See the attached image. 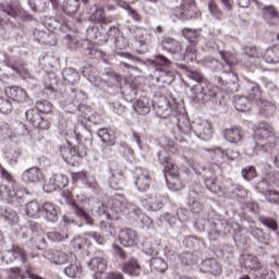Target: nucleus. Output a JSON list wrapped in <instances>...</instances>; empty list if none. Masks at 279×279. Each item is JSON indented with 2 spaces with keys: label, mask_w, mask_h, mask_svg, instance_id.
Instances as JSON below:
<instances>
[{
  "label": "nucleus",
  "mask_w": 279,
  "mask_h": 279,
  "mask_svg": "<svg viewBox=\"0 0 279 279\" xmlns=\"http://www.w3.org/2000/svg\"><path fill=\"white\" fill-rule=\"evenodd\" d=\"M187 77L197 82L194 86H192L191 90L194 93V101L197 104H206L208 108L213 110H219L223 104H226V99L223 98V92L219 86L206 85L204 82V75L197 71H189Z\"/></svg>",
  "instance_id": "obj_1"
},
{
  "label": "nucleus",
  "mask_w": 279,
  "mask_h": 279,
  "mask_svg": "<svg viewBox=\"0 0 279 279\" xmlns=\"http://www.w3.org/2000/svg\"><path fill=\"white\" fill-rule=\"evenodd\" d=\"M112 210L117 214V218L121 217V215H126V217L133 219V221H141L144 228H151L154 223V220L143 214V210L138 206L128 202V198H125L123 194L114 195Z\"/></svg>",
  "instance_id": "obj_2"
},
{
  "label": "nucleus",
  "mask_w": 279,
  "mask_h": 279,
  "mask_svg": "<svg viewBox=\"0 0 279 279\" xmlns=\"http://www.w3.org/2000/svg\"><path fill=\"white\" fill-rule=\"evenodd\" d=\"M0 175L2 180L9 183V185H0V198L8 202V204H14L22 199L23 195H25V190H19V184L14 181V177L7 170H1Z\"/></svg>",
  "instance_id": "obj_3"
},
{
  "label": "nucleus",
  "mask_w": 279,
  "mask_h": 279,
  "mask_svg": "<svg viewBox=\"0 0 279 279\" xmlns=\"http://www.w3.org/2000/svg\"><path fill=\"white\" fill-rule=\"evenodd\" d=\"M240 263L242 267H244V269H246L247 271H251L255 278H258V279L276 278V274L271 270H268L267 267H265V265H263L260 260H258V257L254 255H250V254L242 255Z\"/></svg>",
  "instance_id": "obj_4"
},
{
  "label": "nucleus",
  "mask_w": 279,
  "mask_h": 279,
  "mask_svg": "<svg viewBox=\"0 0 279 279\" xmlns=\"http://www.w3.org/2000/svg\"><path fill=\"white\" fill-rule=\"evenodd\" d=\"M133 180L140 193L149 191V186H151V174L149 173V170L141 167L135 168L133 172Z\"/></svg>",
  "instance_id": "obj_5"
},
{
  "label": "nucleus",
  "mask_w": 279,
  "mask_h": 279,
  "mask_svg": "<svg viewBox=\"0 0 279 279\" xmlns=\"http://www.w3.org/2000/svg\"><path fill=\"white\" fill-rule=\"evenodd\" d=\"M174 14L183 21L199 19V13L195 10V0H182L180 8L175 9Z\"/></svg>",
  "instance_id": "obj_6"
},
{
  "label": "nucleus",
  "mask_w": 279,
  "mask_h": 279,
  "mask_svg": "<svg viewBox=\"0 0 279 279\" xmlns=\"http://www.w3.org/2000/svg\"><path fill=\"white\" fill-rule=\"evenodd\" d=\"M192 132H194L195 136L201 138V141H210L213 138V126L205 120L192 122Z\"/></svg>",
  "instance_id": "obj_7"
},
{
  "label": "nucleus",
  "mask_w": 279,
  "mask_h": 279,
  "mask_svg": "<svg viewBox=\"0 0 279 279\" xmlns=\"http://www.w3.org/2000/svg\"><path fill=\"white\" fill-rule=\"evenodd\" d=\"M65 186H69V179L64 174L57 173L44 185V191L53 193V191L65 189Z\"/></svg>",
  "instance_id": "obj_8"
},
{
  "label": "nucleus",
  "mask_w": 279,
  "mask_h": 279,
  "mask_svg": "<svg viewBox=\"0 0 279 279\" xmlns=\"http://www.w3.org/2000/svg\"><path fill=\"white\" fill-rule=\"evenodd\" d=\"M253 130L255 141H267L274 136V126L267 122H258Z\"/></svg>",
  "instance_id": "obj_9"
},
{
  "label": "nucleus",
  "mask_w": 279,
  "mask_h": 279,
  "mask_svg": "<svg viewBox=\"0 0 279 279\" xmlns=\"http://www.w3.org/2000/svg\"><path fill=\"white\" fill-rule=\"evenodd\" d=\"M73 23L71 20H58L56 17H49L45 22L46 29L53 34V29H61V32H68V29H73Z\"/></svg>",
  "instance_id": "obj_10"
},
{
  "label": "nucleus",
  "mask_w": 279,
  "mask_h": 279,
  "mask_svg": "<svg viewBox=\"0 0 279 279\" xmlns=\"http://www.w3.org/2000/svg\"><path fill=\"white\" fill-rule=\"evenodd\" d=\"M201 271H203V274H209V276H214L216 278L217 276H221V274H223L221 265L215 258L205 259L202 263Z\"/></svg>",
  "instance_id": "obj_11"
},
{
  "label": "nucleus",
  "mask_w": 279,
  "mask_h": 279,
  "mask_svg": "<svg viewBox=\"0 0 279 279\" xmlns=\"http://www.w3.org/2000/svg\"><path fill=\"white\" fill-rule=\"evenodd\" d=\"M180 177V170L178 169V166L173 165L171 161H166L165 163V178L168 186L171 189V184L175 186L180 180L178 179Z\"/></svg>",
  "instance_id": "obj_12"
},
{
  "label": "nucleus",
  "mask_w": 279,
  "mask_h": 279,
  "mask_svg": "<svg viewBox=\"0 0 279 279\" xmlns=\"http://www.w3.org/2000/svg\"><path fill=\"white\" fill-rule=\"evenodd\" d=\"M44 179L43 171L37 167L29 168L22 173V181H24L25 184H36Z\"/></svg>",
  "instance_id": "obj_13"
},
{
  "label": "nucleus",
  "mask_w": 279,
  "mask_h": 279,
  "mask_svg": "<svg viewBox=\"0 0 279 279\" xmlns=\"http://www.w3.org/2000/svg\"><path fill=\"white\" fill-rule=\"evenodd\" d=\"M5 95L17 104H25L28 99L27 92L19 86L7 87Z\"/></svg>",
  "instance_id": "obj_14"
},
{
  "label": "nucleus",
  "mask_w": 279,
  "mask_h": 279,
  "mask_svg": "<svg viewBox=\"0 0 279 279\" xmlns=\"http://www.w3.org/2000/svg\"><path fill=\"white\" fill-rule=\"evenodd\" d=\"M243 60L245 66H252V64H256L258 62L257 60H260L263 58V54L258 52V49L254 46H246L243 49Z\"/></svg>",
  "instance_id": "obj_15"
},
{
  "label": "nucleus",
  "mask_w": 279,
  "mask_h": 279,
  "mask_svg": "<svg viewBox=\"0 0 279 279\" xmlns=\"http://www.w3.org/2000/svg\"><path fill=\"white\" fill-rule=\"evenodd\" d=\"M161 49L171 56H178L182 51V44L171 37H165L161 40Z\"/></svg>",
  "instance_id": "obj_16"
},
{
  "label": "nucleus",
  "mask_w": 279,
  "mask_h": 279,
  "mask_svg": "<svg viewBox=\"0 0 279 279\" xmlns=\"http://www.w3.org/2000/svg\"><path fill=\"white\" fill-rule=\"evenodd\" d=\"M83 3H88L89 0H82ZM80 9V0H64L63 2V12L70 16L68 20L72 22L74 25L77 23V19L72 17L73 14L77 12Z\"/></svg>",
  "instance_id": "obj_17"
},
{
  "label": "nucleus",
  "mask_w": 279,
  "mask_h": 279,
  "mask_svg": "<svg viewBox=\"0 0 279 279\" xmlns=\"http://www.w3.org/2000/svg\"><path fill=\"white\" fill-rule=\"evenodd\" d=\"M89 19L94 23H102V25H109V23H112V17L106 16V12L104 11V8H100L97 5H94L90 9Z\"/></svg>",
  "instance_id": "obj_18"
},
{
  "label": "nucleus",
  "mask_w": 279,
  "mask_h": 279,
  "mask_svg": "<svg viewBox=\"0 0 279 279\" xmlns=\"http://www.w3.org/2000/svg\"><path fill=\"white\" fill-rule=\"evenodd\" d=\"M41 215L46 221L56 223L58 221V208L51 202H46L41 206Z\"/></svg>",
  "instance_id": "obj_19"
},
{
  "label": "nucleus",
  "mask_w": 279,
  "mask_h": 279,
  "mask_svg": "<svg viewBox=\"0 0 279 279\" xmlns=\"http://www.w3.org/2000/svg\"><path fill=\"white\" fill-rule=\"evenodd\" d=\"M120 243L124 247H132L136 241H138V235L136 231L132 229H122L119 234Z\"/></svg>",
  "instance_id": "obj_20"
},
{
  "label": "nucleus",
  "mask_w": 279,
  "mask_h": 279,
  "mask_svg": "<svg viewBox=\"0 0 279 279\" xmlns=\"http://www.w3.org/2000/svg\"><path fill=\"white\" fill-rule=\"evenodd\" d=\"M65 202L66 204H70L74 215H76V217H80V219H83L85 221V223H88V226H93L94 220L93 217H90V215H88V213H86V210H84V208H82L80 205H77V203L71 201V198L65 197Z\"/></svg>",
  "instance_id": "obj_21"
},
{
  "label": "nucleus",
  "mask_w": 279,
  "mask_h": 279,
  "mask_svg": "<svg viewBox=\"0 0 279 279\" xmlns=\"http://www.w3.org/2000/svg\"><path fill=\"white\" fill-rule=\"evenodd\" d=\"M0 10L11 16L12 19H16V16H21V4L19 1H9L0 3Z\"/></svg>",
  "instance_id": "obj_22"
},
{
  "label": "nucleus",
  "mask_w": 279,
  "mask_h": 279,
  "mask_svg": "<svg viewBox=\"0 0 279 279\" xmlns=\"http://www.w3.org/2000/svg\"><path fill=\"white\" fill-rule=\"evenodd\" d=\"M134 39L138 43L140 47H145V45H150L151 34L147 32L144 27H136L133 33Z\"/></svg>",
  "instance_id": "obj_23"
},
{
  "label": "nucleus",
  "mask_w": 279,
  "mask_h": 279,
  "mask_svg": "<svg viewBox=\"0 0 279 279\" xmlns=\"http://www.w3.org/2000/svg\"><path fill=\"white\" fill-rule=\"evenodd\" d=\"M263 16L269 25H278L279 24V13L278 10L275 9L274 5H266L263 8Z\"/></svg>",
  "instance_id": "obj_24"
},
{
  "label": "nucleus",
  "mask_w": 279,
  "mask_h": 279,
  "mask_svg": "<svg viewBox=\"0 0 279 279\" xmlns=\"http://www.w3.org/2000/svg\"><path fill=\"white\" fill-rule=\"evenodd\" d=\"M257 106L264 117H274L276 114V105L267 99H259Z\"/></svg>",
  "instance_id": "obj_25"
},
{
  "label": "nucleus",
  "mask_w": 279,
  "mask_h": 279,
  "mask_svg": "<svg viewBox=\"0 0 279 279\" xmlns=\"http://www.w3.org/2000/svg\"><path fill=\"white\" fill-rule=\"evenodd\" d=\"M122 271L133 277L141 276V265L138 264L137 259L132 258L122 265Z\"/></svg>",
  "instance_id": "obj_26"
},
{
  "label": "nucleus",
  "mask_w": 279,
  "mask_h": 279,
  "mask_svg": "<svg viewBox=\"0 0 279 279\" xmlns=\"http://www.w3.org/2000/svg\"><path fill=\"white\" fill-rule=\"evenodd\" d=\"M33 36L37 43H41L43 45H51V40L49 39L51 38V36H53V34H51V31L47 28H36L33 32Z\"/></svg>",
  "instance_id": "obj_27"
},
{
  "label": "nucleus",
  "mask_w": 279,
  "mask_h": 279,
  "mask_svg": "<svg viewBox=\"0 0 279 279\" xmlns=\"http://www.w3.org/2000/svg\"><path fill=\"white\" fill-rule=\"evenodd\" d=\"M133 109L137 114H149L151 107H149V99L142 97L133 104Z\"/></svg>",
  "instance_id": "obj_28"
},
{
  "label": "nucleus",
  "mask_w": 279,
  "mask_h": 279,
  "mask_svg": "<svg viewBox=\"0 0 279 279\" xmlns=\"http://www.w3.org/2000/svg\"><path fill=\"white\" fill-rule=\"evenodd\" d=\"M88 267L94 274H104L106 271L108 264L101 257H94L89 263Z\"/></svg>",
  "instance_id": "obj_29"
},
{
  "label": "nucleus",
  "mask_w": 279,
  "mask_h": 279,
  "mask_svg": "<svg viewBox=\"0 0 279 279\" xmlns=\"http://www.w3.org/2000/svg\"><path fill=\"white\" fill-rule=\"evenodd\" d=\"M223 137L229 143H241V141L243 140L241 130L236 128L226 129L223 132Z\"/></svg>",
  "instance_id": "obj_30"
},
{
  "label": "nucleus",
  "mask_w": 279,
  "mask_h": 279,
  "mask_svg": "<svg viewBox=\"0 0 279 279\" xmlns=\"http://www.w3.org/2000/svg\"><path fill=\"white\" fill-rule=\"evenodd\" d=\"M169 64H171V61L162 54L155 57V60H148L149 69H155V71H162L160 66H169Z\"/></svg>",
  "instance_id": "obj_31"
},
{
  "label": "nucleus",
  "mask_w": 279,
  "mask_h": 279,
  "mask_svg": "<svg viewBox=\"0 0 279 279\" xmlns=\"http://www.w3.org/2000/svg\"><path fill=\"white\" fill-rule=\"evenodd\" d=\"M2 219L9 223V226H16L19 223V214L12 208H4L1 211Z\"/></svg>",
  "instance_id": "obj_32"
},
{
  "label": "nucleus",
  "mask_w": 279,
  "mask_h": 279,
  "mask_svg": "<svg viewBox=\"0 0 279 279\" xmlns=\"http://www.w3.org/2000/svg\"><path fill=\"white\" fill-rule=\"evenodd\" d=\"M177 128L180 130V132H182V134H191V132H193V123L189 121V118H186V116H181L179 118Z\"/></svg>",
  "instance_id": "obj_33"
},
{
  "label": "nucleus",
  "mask_w": 279,
  "mask_h": 279,
  "mask_svg": "<svg viewBox=\"0 0 279 279\" xmlns=\"http://www.w3.org/2000/svg\"><path fill=\"white\" fill-rule=\"evenodd\" d=\"M146 206H148V208L150 210H160V208H162V206H165L162 204V196H158V195H150L147 199H146Z\"/></svg>",
  "instance_id": "obj_34"
},
{
  "label": "nucleus",
  "mask_w": 279,
  "mask_h": 279,
  "mask_svg": "<svg viewBox=\"0 0 279 279\" xmlns=\"http://www.w3.org/2000/svg\"><path fill=\"white\" fill-rule=\"evenodd\" d=\"M150 267L154 271H159V274H165V270L169 268L167 262L160 257H155L150 260Z\"/></svg>",
  "instance_id": "obj_35"
},
{
  "label": "nucleus",
  "mask_w": 279,
  "mask_h": 279,
  "mask_svg": "<svg viewBox=\"0 0 279 279\" xmlns=\"http://www.w3.org/2000/svg\"><path fill=\"white\" fill-rule=\"evenodd\" d=\"M234 101L238 112H247L250 110V99L246 96H236Z\"/></svg>",
  "instance_id": "obj_36"
},
{
  "label": "nucleus",
  "mask_w": 279,
  "mask_h": 279,
  "mask_svg": "<svg viewBox=\"0 0 279 279\" xmlns=\"http://www.w3.org/2000/svg\"><path fill=\"white\" fill-rule=\"evenodd\" d=\"M65 276L69 278H77L80 274H82V266L80 262H75L74 264H70L68 267L64 268Z\"/></svg>",
  "instance_id": "obj_37"
},
{
  "label": "nucleus",
  "mask_w": 279,
  "mask_h": 279,
  "mask_svg": "<svg viewBox=\"0 0 279 279\" xmlns=\"http://www.w3.org/2000/svg\"><path fill=\"white\" fill-rule=\"evenodd\" d=\"M28 5L33 12H45L49 8L47 0H28Z\"/></svg>",
  "instance_id": "obj_38"
},
{
  "label": "nucleus",
  "mask_w": 279,
  "mask_h": 279,
  "mask_svg": "<svg viewBox=\"0 0 279 279\" xmlns=\"http://www.w3.org/2000/svg\"><path fill=\"white\" fill-rule=\"evenodd\" d=\"M202 34V29H192V28H183L182 36L190 40V43H197V38H199Z\"/></svg>",
  "instance_id": "obj_39"
},
{
  "label": "nucleus",
  "mask_w": 279,
  "mask_h": 279,
  "mask_svg": "<svg viewBox=\"0 0 279 279\" xmlns=\"http://www.w3.org/2000/svg\"><path fill=\"white\" fill-rule=\"evenodd\" d=\"M98 137L107 145H114V135H112L108 129H99Z\"/></svg>",
  "instance_id": "obj_40"
},
{
  "label": "nucleus",
  "mask_w": 279,
  "mask_h": 279,
  "mask_svg": "<svg viewBox=\"0 0 279 279\" xmlns=\"http://www.w3.org/2000/svg\"><path fill=\"white\" fill-rule=\"evenodd\" d=\"M40 112H38V109H28L25 112V118L28 121V123H32L34 128L36 126L37 122L40 121Z\"/></svg>",
  "instance_id": "obj_41"
},
{
  "label": "nucleus",
  "mask_w": 279,
  "mask_h": 279,
  "mask_svg": "<svg viewBox=\"0 0 279 279\" xmlns=\"http://www.w3.org/2000/svg\"><path fill=\"white\" fill-rule=\"evenodd\" d=\"M258 221H260V223L263 226H265L269 230H272L274 232H276V230H278V222H276V219H274V218L266 217V216H259Z\"/></svg>",
  "instance_id": "obj_42"
},
{
  "label": "nucleus",
  "mask_w": 279,
  "mask_h": 279,
  "mask_svg": "<svg viewBox=\"0 0 279 279\" xmlns=\"http://www.w3.org/2000/svg\"><path fill=\"white\" fill-rule=\"evenodd\" d=\"M219 54L221 57V60H223L226 64H229V66H233V64H238L239 62V59H236V56L234 53L219 50Z\"/></svg>",
  "instance_id": "obj_43"
},
{
  "label": "nucleus",
  "mask_w": 279,
  "mask_h": 279,
  "mask_svg": "<svg viewBox=\"0 0 279 279\" xmlns=\"http://www.w3.org/2000/svg\"><path fill=\"white\" fill-rule=\"evenodd\" d=\"M26 213L28 217H38L39 213H41V207L38 202H31L26 205Z\"/></svg>",
  "instance_id": "obj_44"
},
{
  "label": "nucleus",
  "mask_w": 279,
  "mask_h": 279,
  "mask_svg": "<svg viewBox=\"0 0 279 279\" xmlns=\"http://www.w3.org/2000/svg\"><path fill=\"white\" fill-rule=\"evenodd\" d=\"M242 178L246 180V182L254 180V178H256V168H254V166H246L242 169Z\"/></svg>",
  "instance_id": "obj_45"
},
{
  "label": "nucleus",
  "mask_w": 279,
  "mask_h": 279,
  "mask_svg": "<svg viewBox=\"0 0 279 279\" xmlns=\"http://www.w3.org/2000/svg\"><path fill=\"white\" fill-rule=\"evenodd\" d=\"M48 239L50 241H54V242H62V241H66V239H69V233L66 232H58V231H50L48 232Z\"/></svg>",
  "instance_id": "obj_46"
},
{
  "label": "nucleus",
  "mask_w": 279,
  "mask_h": 279,
  "mask_svg": "<svg viewBox=\"0 0 279 279\" xmlns=\"http://www.w3.org/2000/svg\"><path fill=\"white\" fill-rule=\"evenodd\" d=\"M184 60L187 62H195L197 61V49L195 46H190L186 48L185 52L183 53Z\"/></svg>",
  "instance_id": "obj_47"
},
{
  "label": "nucleus",
  "mask_w": 279,
  "mask_h": 279,
  "mask_svg": "<svg viewBox=\"0 0 279 279\" xmlns=\"http://www.w3.org/2000/svg\"><path fill=\"white\" fill-rule=\"evenodd\" d=\"M85 236V241L86 243H88V241H90L92 239L98 243V245H104V243H106V241L104 240V236H101V234L95 232V231H90V232H86L84 234Z\"/></svg>",
  "instance_id": "obj_48"
},
{
  "label": "nucleus",
  "mask_w": 279,
  "mask_h": 279,
  "mask_svg": "<svg viewBox=\"0 0 279 279\" xmlns=\"http://www.w3.org/2000/svg\"><path fill=\"white\" fill-rule=\"evenodd\" d=\"M13 110L12 100L0 98V112L2 114H10Z\"/></svg>",
  "instance_id": "obj_49"
},
{
  "label": "nucleus",
  "mask_w": 279,
  "mask_h": 279,
  "mask_svg": "<svg viewBox=\"0 0 279 279\" xmlns=\"http://www.w3.org/2000/svg\"><path fill=\"white\" fill-rule=\"evenodd\" d=\"M262 193L270 204H279V193L277 191L266 190Z\"/></svg>",
  "instance_id": "obj_50"
},
{
  "label": "nucleus",
  "mask_w": 279,
  "mask_h": 279,
  "mask_svg": "<svg viewBox=\"0 0 279 279\" xmlns=\"http://www.w3.org/2000/svg\"><path fill=\"white\" fill-rule=\"evenodd\" d=\"M208 11L216 19H221L223 16V13L219 10V7L217 3H215V0H209L207 3Z\"/></svg>",
  "instance_id": "obj_51"
},
{
  "label": "nucleus",
  "mask_w": 279,
  "mask_h": 279,
  "mask_svg": "<svg viewBox=\"0 0 279 279\" xmlns=\"http://www.w3.org/2000/svg\"><path fill=\"white\" fill-rule=\"evenodd\" d=\"M246 98L250 99L251 101H260V89L258 86L253 85L248 88V93L246 95Z\"/></svg>",
  "instance_id": "obj_52"
},
{
  "label": "nucleus",
  "mask_w": 279,
  "mask_h": 279,
  "mask_svg": "<svg viewBox=\"0 0 279 279\" xmlns=\"http://www.w3.org/2000/svg\"><path fill=\"white\" fill-rule=\"evenodd\" d=\"M13 254L15 255V260H19V258L22 260V263H27V252L25 250L21 248V246L13 245L12 246Z\"/></svg>",
  "instance_id": "obj_53"
},
{
  "label": "nucleus",
  "mask_w": 279,
  "mask_h": 279,
  "mask_svg": "<svg viewBox=\"0 0 279 279\" xmlns=\"http://www.w3.org/2000/svg\"><path fill=\"white\" fill-rule=\"evenodd\" d=\"M63 80L65 82H69V84H75V83L80 82V72H77V71L65 72L63 74Z\"/></svg>",
  "instance_id": "obj_54"
},
{
  "label": "nucleus",
  "mask_w": 279,
  "mask_h": 279,
  "mask_svg": "<svg viewBox=\"0 0 279 279\" xmlns=\"http://www.w3.org/2000/svg\"><path fill=\"white\" fill-rule=\"evenodd\" d=\"M36 108L37 110H39V112H44L45 114H49V112H51V110L53 109L51 102H49L48 100L37 101Z\"/></svg>",
  "instance_id": "obj_55"
},
{
  "label": "nucleus",
  "mask_w": 279,
  "mask_h": 279,
  "mask_svg": "<svg viewBox=\"0 0 279 279\" xmlns=\"http://www.w3.org/2000/svg\"><path fill=\"white\" fill-rule=\"evenodd\" d=\"M114 204V198L112 199V204H111V213H112V216L110 215V213L106 211V207H98L97 209V214L100 216V217H106L107 219H118L117 218V211L112 210V206Z\"/></svg>",
  "instance_id": "obj_56"
},
{
  "label": "nucleus",
  "mask_w": 279,
  "mask_h": 279,
  "mask_svg": "<svg viewBox=\"0 0 279 279\" xmlns=\"http://www.w3.org/2000/svg\"><path fill=\"white\" fill-rule=\"evenodd\" d=\"M231 192L233 193L232 197H239L240 199L245 198V196L247 195V190H245L241 185L233 186L231 189Z\"/></svg>",
  "instance_id": "obj_57"
},
{
  "label": "nucleus",
  "mask_w": 279,
  "mask_h": 279,
  "mask_svg": "<svg viewBox=\"0 0 279 279\" xmlns=\"http://www.w3.org/2000/svg\"><path fill=\"white\" fill-rule=\"evenodd\" d=\"M53 263L56 265H64L66 263H69V255H66V253H57L53 257Z\"/></svg>",
  "instance_id": "obj_58"
},
{
  "label": "nucleus",
  "mask_w": 279,
  "mask_h": 279,
  "mask_svg": "<svg viewBox=\"0 0 279 279\" xmlns=\"http://www.w3.org/2000/svg\"><path fill=\"white\" fill-rule=\"evenodd\" d=\"M269 184V186H276L279 184V178L278 174L276 173H269L266 175L265 181H263V184Z\"/></svg>",
  "instance_id": "obj_59"
},
{
  "label": "nucleus",
  "mask_w": 279,
  "mask_h": 279,
  "mask_svg": "<svg viewBox=\"0 0 279 279\" xmlns=\"http://www.w3.org/2000/svg\"><path fill=\"white\" fill-rule=\"evenodd\" d=\"M122 182H123V175L113 174L112 178L110 179V186L117 190L121 186Z\"/></svg>",
  "instance_id": "obj_60"
},
{
  "label": "nucleus",
  "mask_w": 279,
  "mask_h": 279,
  "mask_svg": "<svg viewBox=\"0 0 279 279\" xmlns=\"http://www.w3.org/2000/svg\"><path fill=\"white\" fill-rule=\"evenodd\" d=\"M251 234L257 239V241H260L262 243H267L265 241V232L263 231V229H259V228H255V229H252L251 231Z\"/></svg>",
  "instance_id": "obj_61"
},
{
  "label": "nucleus",
  "mask_w": 279,
  "mask_h": 279,
  "mask_svg": "<svg viewBox=\"0 0 279 279\" xmlns=\"http://www.w3.org/2000/svg\"><path fill=\"white\" fill-rule=\"evenodd\" d=\"M205 184L211 193H218L220 191V187L217 185L215 179H206Z\"/></svg>",
  "instance_id": "obj_62"
},
{
  "label": "nucleus",
  "mask_w": 279,
  "mask_h": 279,
  "mask_svg": "<svg viewBox=\"0 0 279 279\" xmlns=\"http://www.w3.org/2000/svg\"><path fill=\"white\" fill-rule=\"evenodd\" d=\"M14 260H16V256L14 255L13 248H11V251H8L3 255L2 262L8 264V263H14Z\"/></svg>",
  "instance_id": "obj_63"
},
{
  "label": "nucleus",
  "mask_w": 279,
  "mask_h": 279,
  "mask_svg": "<svg viewBox=\"0 0 279 279\" xmlns=\"http://www.w3.org/2000/svg\"><path fill=\"white\" fill-rule=\"evenodd\" d=\"M35 128H38L39 130H49V128H51V123H49V120H45L40 117V120L35 124Z\"/></svg>",
  "instance_id": "obj_64"
}]
</instances>
